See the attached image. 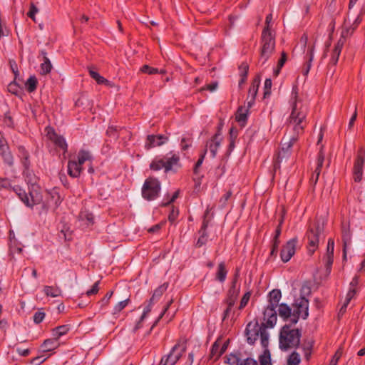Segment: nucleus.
I'll list each match as a JSON object with an SVG mask.
<instances>
[{
  "label": "nucleus",
  "mask_w": 365,
  "mask_h": 365,
  "mask_svg": "<svg viewBox=\"0 0 365 365\" xmlns=\"http://www.w3.org/2000/svg\"><path fill=\"white\" fill-rule=\"evenodd\" d=\"M168 286V283H164L155 289L152 297L150 298V302H154L155 301L158 300L160 297L163 294V293L167 290Z\"/></svg>",
  "instance_id": "32"
},
{
  "label": "nucleus",
  "mask_w": 365,
  "mask_h": 365,
  "mask_svg": "<svg viewBox=\"0 0 365 365\" xmlns=\"http://www.w3.org/2000/svg\"><path fill=\"white\" fill-rule=\"evenodd\" d=\"M342 240H343V258L345 259L346 258V252L348 247L351 245V237L349 230V226L345 227L343 225L342 227Z\"/></svg>",
  "instance_id": "18"
},
{
  "label": "nucleus",
  "mask_w": 365,
  "mask_h": 365,
  "mask_svg": "<svg viewBox=\"0 0 365 365\" xmlns=\"http://www.w3.org/2000/svg\"><path fill=\"white\" fill-rule=\"evenodd\" d=\"M278 313L279 317L284 319H287L289 317L292 318V309L285 304L279 305Z\"/></svg>",
  "instance_id": "28"
},
{
  "label": "nucleus",
  "mask_w": 365,
  "mask_h": 365,
  "mask_svg": "<svg viewBox=\"0 0 365 365\" xmlns=\"http://www.w3.org/2000/svg\"><path fill=\"white\" fill-rule=\"evenodd\" d=\"M38 10L37 7L34 4H31L30 6V10L28 12L29 17H30L33 21H35V14L38 12Z\"/></svg>",
  "instance_id": "63"
},
{
  "label": "nucleus",
  "mask_w": 365,
  "mask_h": 365,
  "mask_svg": "<svg viewBox=\"0 0 365 365\" xmlns=\"http://www.w3.org/2000/svg\"><path fill=\"white\" fill-rule=\"evenodd\" d=\"M45 317V313L41 311L36 312L34 315V322L36 324H40Z\"/></svg>",
  "instance_id": "55"
},
{
  "label": "nucleus",
  "mask_w": 365,
  "mask_h": 365,
  "mask_svg": "<svg viewBox=\"0 0 365 365\" xmlns=\"http://www.w3.org/2000/svg\"><path fill=\"white\" fill-rule=\"evenodd\" d=\"M324 223L319 221L315 222L310 226L307 232V238L309 241V252L313 254L317 250L319 241V236L323 232Z\"/></svg>",
  "instance_id": "5"
},
{
  "label": "nucleus",
  "mask_w": 365,
  "mask_h": 365,
  "mask_svg": "<svg viewBox=\"0 0 365 365\" xmlns=\"http://www.w3.org/2000/svg\"><path fill=\"white\" fill-rule=\"evenodd\" d=\"M82 168L75 160H69L68 163V173L72 178H78L81 172Z\"/></svg>",
  "instance_id": "22"
},
{
  "label": "nucleus",
  "mask_w": 365,
  "mask_h": 365,
  "mask_svg": "<svg viewBox=\"0 0 365 365\" xmlns=\"http://www.w3.org/2000/svg\"><path fill=\"white\" fill-rule=\"evenodd\" d=\"M239 68L240 70L241 77H242L241 80L239 82V85L240 86L242 84L245 83V82L246 81L248 70H249V66L247 63H243L241 64V66H240Z\"/></svg>",
  "instance_id": "39"
},
{
  "label": "nucleus",
  "mask_w": 365,
  "mask_h": 365,
  "mask_svg": "<svg viewBox=\"0 0 365 365\" xmlns=\"http://www.w3.org/2000/svg\"><path fill=\"white\" fill-rule=\"evenodd\" d=\"M118 127L115 125H110L106 131V133L108 136L117 138L118 135Z\"/></svg>",
  "instance_id": "49"
},
{
  "label": "nucleus",
  "mask_w": 365,
  "mask_h": 365,
  "mask_svg": "<svg viewBox=\"0 0 365 365\" xmlns=\"http://www.w3.org/2000/svg\"><path fill=\"white\" fill-rule=\"evenodd\" d=\"M52 64L48 57H45V60L41 64V74L46 75L51 72Z\"/></svg>",
  "instance_id": "36"
},
{
  "label": "nucleus",
  "mask_w": 365,
  "mask_h": 365,
  "mask_svg": "<svg viewBox=\"0 0 365 365\" xmlns=\"http://www.w3.org/2000/svg\"><path fill=\"white\" fill-rule=\"evenodd\" d=\"M220 349V342L218 341H216L214 344L212 345V347L211 349L210 356L212 358L215 356V359H217L219 356H217V354L219 353Z\"/></svg>",
  "instance_id": "51"
},
{
  "label": "nucleus",
  "mask_w": 365,
  "mask_h": 365,
  "mask_svg": "<svg viewBox=\"0 0 365 365\" xmlns=\"http://www.w3.org/2000/svg\"><path fill=\"white\" fill-rule=\"evenodd\" d=\"M99 284L100 281H97L96 282H95L94 284L92 286L91 289L86 292V295L91 296L96 294L99 291Z\"/></svg>",
  "instance_id": "56"
},
{
  "label": "nucleus",
  "mask_w": 365,
  "mask_h": 365,
  "mask_svg": "<svg viewBox=\"0 0 365 365\" xmlns=\"http://www.w3.org/2000/svg\"><path fill=\"white\" fill-rule=\"evenodd\" d=\"M272 81L270 78H267L264 82V98H266L271 93Z\"/></svg>",
  "instance_id": "52"
},
{
  "label": "nucleus",
  "mask_w": 365,
  "mask_h": 365,
  "mask_svg": "<svg viewBox=\"0 0 365 365\" xmlns=\"http://www.w3.org/2000/svg\"><path fill=\"white\" fill-rule=\"evenodd\" d=\"M322 149H323V146L320 149L318 159H317V165L314 170V174L316 175V180H317V179L320 175L321 168H322L324 160V154L322 151Z\"/></svg>",
  "instance_id": "33"
},
{
  "label": "nucleus",
  "mask_w": 365,
  "mask_h": 365,
  "mask_svg": "<svg viewBox=\"0 0 365 365\" xmlns=\"http://www.w3.org/2000/svg\"><path fill=\"white\" fill-rule=\"evenodd\" d=\"M180 160L178 155H173L171 158H165L161 159H155L150 165V168L154 171H158L162 168L165 172L170 170L173 165H177Z\"/></svg>",
  "instance_id": "9"
},
{
  "label": "nucleus",
  "mask_w": 365,
  "mask_h": 365,
  "mask_svg": "<svg viewBox=\"0 0 365 365\" xmlns=\"http://www.w3.org/2000/svg\"><path fill=\"white\" fill-rule=\"evenodd\" d=\"M48 135L56 146H58L64 151L67 150V143L63 137L57 135L54 132H52L51 133L50 132H48Z\"/></svg>",
  "instance_id": "21"
},
{
  "label": "nucleus",
  "mask_w": 365,
  "mask_h": 365,
  "mask_svg": "<svg viewBox=\"0 0 365 365\" xmlns=\"http://www.w3.org/2000/svg\"><path fill=\"white\" fill-rule=\"evenodd\" d=\"M60 203V195L56 190L46 191L42 202V209L47 212L48 208L52 206H58Z\"/></svg>",
  "instance_id": "12"
},
{
  "label": "nucleus",
  "mask_w": 365,
  "mask_h": 365,
  "mask_svg": "<svg viewBox=\"0 0 365 365\" xmlns=\"http://www.w3.org/2000/svg\"><path fill=\"white\" fill-rule=\"evenodd\" d=\"M44 196L42 195L41 187L37 185H32L29 187V203L27 207H32L36 205L42 204L43 198Z\"/></svg>",
  "instance_id": "11"
},
{
  "label": "nucleus",
  "mask_w": 365,
  "mask_h": 365,
  "mask_svg": "<svg viewBox=\"0 0 365 365\" xmlns=\"http://www.w3.org/2000/svg\"><path fill=\"white\" fill-rule=\"evenodd\" d=\"M220 145V142L217 140V136L215 135L213 139L209 143V149L212 154V156H215L217 152V150Z\"/></svg>",
  "instance_id": "44"
},
{
  "label": "nucleus",
  "mask_w": 365,
  "mask_h": 365,
  "mask_svg": "<svg viewBox=\"0 0 365 365\" xmlns=\"http://www.w3.org/2000/svg\"><path fill=\"white\" fill-rule=\"evenodd\" d=\"M260 84V78L259 76H256L251 84V86L250 87L249 91H248V101L247 105L248 108H251L252 106L255 103V99L257 93L258 88Z\"/></svg>",
  "instance_id": "17"
},
{
  "label": "nucleus",
  "mask_w": 365,
  "mask_h": 365,
  "mask_svg": "<svg viewBox=\"0 0 365 365\" xmlns=\"http://www.w3.org/2000/svg\"><path fill=\"white\" fill-rule=\"evenodd\" d=\"M300 356L299 354L295 351L292 353L289 356L287 363L288 365H298L300 363Z\"/></svg>",
  "instance_id": "45"
},
{
  "label": "nucleus",
  "mask_w": 365,
  "mask_h": 365,
  "mask_svg": "<svg viewBox=\"0 0 365 365\" xmlns=\"http://www.w3.org/2000/svg\"><path fill=\"white\" fill-rule=\"evenodd\" d=\"M292 110L289 117V124L293 126L295 133L299 135L303 132L304 126L302 123L306 118L307 112L301 101L298 98L297 87L293 88Z\"/></svg>",
  "instance_id": "2"
},
{
  "label": "nucleus",
  "mask_w": 365,
  "mask_h": 365,
  "mask_svg": "<svg viewBox=\"0 0 365 365\" xmlns=\"http://www.w3.org/2000/svg\"><path fill=\"white\" fill-rule=\"evenodd\" d=\"M309 55H310V56H309V62L307 63V65L306 68H304L303 69V74L304 76H307L308 75V73L309 72V70L311 68V66H312V61H313V58H314V50H313V48H311Z\"/></svg>",
  "instance_id": "50"
},
{
  "label": "nucleus",
  "mask_w": 365,
  "mask_h": 365,
  "mask_svg": "<svg viewBox=\"0 0 365 365\" xmlns=\"http://www.w3.org/2000/svg\"><path fill=\"white\" fill-rule=\"evenodd\" d=\"M130 302L129 298L123 300L120 302H118L113 308V314L119 313L121 310H123L128 304Z\"/></svg>",
  "instance_id": "46"
},
{
  "label": "nucleus",
  "mask_w": 365,
  "mask_h": 365,
  "mask_svg": "<svg viewBox=\"0 0 365 365\" xmlns=\"http://www.w3.org/2000/svg\"><path fill=\"white\" fill-rule=\"evenodd\" d=\"M180 189L177 190L173 193L172 197L167 202H165L162 203V206H168L170 204H171L172 202H173L177 198H178V197L180 195Z\"/></svg>",
  "instance_id": "57"
},
{
  "label": "nucleus",
  "mask_w": 365,
  "mask_h": 365,
  "mask_svg": "<svg viewBox=\"0 0 365 365\" xmlns=\"http://www.w3.org/2000/svg\"><path fill=\"white\" fill-rule=\"evenodd\" d=\"M294 312L292 313V318L291 322L292 324H296L299 317L305 319L309 315V301L304 297L297 299L293 304Z\"/></svg>",
  "instance_id": "7"
},
{
  "label": "nucleus",
  "mask_w": 365,
  "mask_h": 365,
  "mask_svg": "<svg viewBox=\"0 0 365 365\" xmlns=\"http://www.w3.org/2000/svg\"><path fill=\"white\" fill-rule=\"evenodd\" d=\"M0 154L4 161L8 165L11 166L14 164V157L9 150L6 140L0 135Z\"/></svg>",
  "instance_id": "14"
},
{
  "label": "nucleus",
  "mask_w": 365,
  "mask_h": 365,
  "mask_svg": "<svg viewBox=\"0 0 365 365\" xmlns=\"http://www.w3.org/2000/svg\"><path fill=\"white\" fill-rule=\"evenodd\" d=\"M238 362H239V359L237 358V356L236 355L230 354L225 357V363L229 365H234L235 364H237Z\"/></svg>",
  "instance_id": "54"
},
{
  "label": "nucleus",
  "mask_w": 365,
  "mask_h": 365,
  "mask_svg": "<svg viewBox=\"0 0 365 365\" xmlns=\"http://www.w3.org/2000/svg\"><path fill=\"white\" fill-rule=\"evenodd\" d=\"M237 365H258L257 361L252 358H247L237 363Z\"/></svg>",
  "instance_id": "60"
},
{
  "label": "nucleus",
  "mask_w": 365,
  "mask_h": 365,
  "mask_svg": "<svg viewBox=\"0 0 365 365\" xmlns=\"http://www.w3.org/2000/svg\"><path fill=\"white\" fill-rule=\"evenodd\" d=\"M260 365H272L269 350L265 349L264 354L259 356Z\"/></svg>",
  "instance_id": "41"
},
{
  "label": "nucleus",
  "mask_w": 365,
  "mask_h": 365,
  "mask_svg": "<svg viewBox=\"0 0 365 365\" xmlns=\"http://www.w3.org/2000/svg\"><path fill=\"white\" fill-rule=\"evenodd\" d=\"M272 15L271 14H268L266 17V19H265V26L263 29L262 31H265L267 28L268 29V31L269 32H274V31H272L271 29V22H272Z\"/></svg>",
  "instance_id": "62"
},
{
  "label": "nucleus",
  "mask_w": 365,
  "mask_h": 365,
  "mask_svg": "<svg viewBox=\"0 0 365 365\" xmlns=\"http://www.w3.org/2000/svg\"><path fill=\"white\" fill-rule=\"evenodd\" d=\"M334 249V242L332 239H329L327 243V254L325 256L327 269L330 270L333 263V255Z\"/></svg>",
  "instance_id": "20"
},
{
  "label": "nucleus",
  "mask_w": 365,
  "mask_h": 365,
  "mask_svg": "<svg viewBox=\"0 0 365 365\" xmlns=\"http://www.w3.org/2000/svg\"><path fill=\"white\" fill-rule=\"evenodd\" d=\"M287 54L285 52L283 51L281 54V58H279V60L278 61L277 67L274 71V75L275 76H277L279 75V73L280 72V69L283 67L284 64L287 61Z\"/></svg>",
  "instance_id": "40"
},
{
  "label": "nucleus",
  "mask_w": 365,
  "mask_h": 365,
  "mask_svg": "<svg viewBox=\"0 0 365 365\" xmlns=\"http://www.w3.org/2000/svg\"><path fill=\"white\" fill-rule=\"evenodd\" d=\"M313 345L314 341L312 339L304 340L302 343V346L307 360H309L311 356Z\"/></svg>",
  "instance_id": "31"
},
{
  "label": "nucleus",
  "mask_w": 365,
  "mask_h": 365,
  "mask_svg": "<svg viewBox=\"0 0 365 365\" xmlns=\"http://www.w3.org/2000/svg\"><path fill=\"white\" fill-rule=\"evenodd\" d=\"M205 230L206 229H202V227L201 228V230H200L201 235H200V236L197 242V244H196V245L197 247H201L207 242V233L205 232Z\"/></svg>",
  "instance_id": "47"
},
{
  "label": "nucleus",
  "mask_w": 365,
  "mask_h": 365,
  "mask_svg": "<svg viewBox=\"0 0 365 365\" xmlns=\"http://www.w3.org/2000/svg\"><path fill=\"white\" fill-rule=\"evenodd\" d=\"M37 83L36 78L34 76H30L25 83L27 91L29 93L34 92L36 89Z\"/></svg>",
  "instance_id": "34"
},
{
  "label": "nucleus",
  "mask_w": 365,
  "mask_h": 365,
  "mask_svg": "<svg viewBox=\"0 0 365 365\" xmlns=\"http://www.w3.org/2000/svg\"><path fill=\"white\" fill-rule=\"evenodd\" d=\"M275 33L269 32L267 29L261 34V49L259 52V62L264 65L275 51Z\"/></svg>",
  "instance_id": "4"
},
{
  "label": "nucleus",
  "mask_w": 365,
  "mask_h": 365,
  "mask_svg": "<svg viewBox=\"0 0 365 365\" xmlns=\"http://www.w3.org/2000/svg\"><path fill=\"white\" fill-rule=\"evenodd\" d=\"M238 277H239V271H238V269H237V272L235 274L234 279L232 282V286L228 290L227 296L225 299V303L227 304V308L224 312V315H225L224 318H226L227 317L229 316L230 312L232 307L235 304V302L238 297V294L240 292V288L236 287V284H237Z\"/></svg>",
  "instance_id": "8"
},
{
  "label": "nucleus",
  "mask_w": 365,
  "mask_h": 365,
  "mask_svg": "<svg viewBox=\"0 0 365 365\" xmlns=\"http://www.w3.org/2000/svg\"><path fill=\"white\" fill-rule=\"evenodd\" d=\"M160 191V183L154 178H148L145 180L142 187V195L147 200H153Z\"/></svg>",
  "instance_id": "6"
},
{
  "label": "nucleus",
  "mask_w": 365,
  "mask_h": 365,
  "mask_svg": "<svg viewBox=\"0 0 365 365\" xmlns=\"http://www.w3.org/2000/svg\"><path fill=\"white\" fill-rule=\"evenodd\" d=\"M226 275H227V270L225 269V263L221 262L218 265V270H217V272L216 274V277L220 282H222L225 280Z\"/></svg>",
  "instance_id": "37"
},
{
  "label": "nucleus",
  "mask_w": 365,
  "mask_h": 365,
  "mask_svg": "<svg viewBox=\"0 0 365 365\" xmlns=\"http://www.w3.org/2000/svg\"><path fill=\"white\" fill-rule=\"evenodd\" d=\"M59 345L58 341L54 337L52 339H48L44 341L41 348L43 351L48 352L56 349Z\"/></svg>",
  "instance_id": "24"
},
{
  "label": "nucleus",
  "mask_w": 365,
  "mask_h": 365,
  "mask_svg": "<svg viewBox=\"0 0 365 365\" xmlns=\"http://www.w3.org/2000/svg\"><path fill=\"white\" fill-rule=\"evenodd\" d=\"M21 200L27 206L29 203V193L26 192L21 187L16 186L14 188Z\"/></svg>",
  "instance_id": "35"
},
{
  "label": "nucleus",
  "mask_w": 365,
  "mask_h": 365,
  "mask_svg": "<svg viewBox=\"0 0 365 365\" xmlns=\"http://www.w3.org/2000/svg\"><path fill=\"white\" fill-rule=\"evenodd\" d=\"M78 220L83 222L82 225L90 226L94 223L93 215L87 210L81 211Z\"/></svg>",
  "instance_id": "23"
},
{
  "label": "nucleus",
  "mask_w": 365,
  "mask_h": 365,
  "mask_svg": "<svg viewBox=\"0 0 365 365\" xmlns=\"http://www.w3.org/2000/svg\"><path fill=\"white\" fill-rule=\"evenodd\" d=\"M297 137H287L283 138L281 143L282 150L279 153L277 163L274 165L275 169L277 168V166H279L278 164L281 162L282 159L284 157L286 153L290 149V148L297 141Z\"/></svg>",
  "instance_id": "15"
},
{
  "label": "nucleus",
  "mask_w": 365,
  "mask_h": 365,
  "mask_svg": "<svg viewBox=\"0 0 365 365\" xmlns=\"http://www.w3.org/2000/svg\"><path fill=\"white\" fill-rule=\"evenodd\" d=\"M282 294L279 289H273L269 292V304L267 307L276 308L281 299Z\"/></svg>",
  "instance_id": "26"
},
{
  "label": "nucleus",
  "mask_w": 365,
  "mask_h": 365,
  "mask_svg": "<svg viewBox=\"0 0 365 365\" xmlns=\"http://www.w3.org/2000/svg\"><path fill=\"white\" fill-rule=\"evenodd\" d=\"M251 297V292H247L243 297H242L240 303V306L238 307L239 309H242L248 303Z\"/></svg>",
  "instance_id": "48"
},
{
  "label": "nucleus",
  "mask_w": 365,
  "mask_h": 365,
  "mask_svg": "<svg viewBox=\"0 0 365 365\" xmlns=\"http://www.w3.org/2000/svg\"><path fill=\"white\" fill-rule=\"evenodd\" d=\"M355 294H356L355 288H350L349 291L346 294L344 302H346V304H349L350 301L354 297Z\"/></svg>",
  "instance_id": "64"
},
{
  "label": "nucleus",
  "mask_w": 365,
  "mask_h": 365,
  "mask_svg": "<svg viewBox=\"0 0 365 365\" xmlns=\"http://www.w3.org/2000/svg\"><path fill=\"white\" fill-rule=\"evenodd\" d=\"M182 356V344L179 340L170 353L162 357L158 365H175Z\"/></svg>",
  "instance_id": "10"
},
{
  "label": "nucleus",
  "mask_w": 365,
  "mask_h": 365,
  "mask_svg": "<svg viewBox=\"0 0 365 365\" xmlns=\"http://www.w3.org/2000/svg\"><path fill=\"white\" fill-rule=\"evenodd\" d=\"M365 159L362 156H359L356 160L354 166V176L356 182H360L362 179V169L364 164Z\"/></svg>",
  "instance_id": "19"
},
{
  "label": "nucleus",
  "mask_w": 365,
  "mask_h": 365,
  "mask_svg": "<svg viewBox=\"0 0 365 365\" xmlns=\"http://www.w3.org/2000/svg\"><path fill=\"white\" fill-rule=\"evenodd\" d=\"M364 13V9L362 8L360 11V13L358 15V16L356 18V19L354 20L353 24L351 25V29L352 30V32L356 29V27L358 26V25L361 23V15Z\"/></svg>",
  "instance_id": "58"
},
{
  "label": "nucleus",
  "mask_w": 365,
  "mask_h": 365,
  "mask_svg": "<svg viewBox=\"0 0 365 365\" xmlns=\"http://www.w3.org/2000/svg\"><path fill=\"white\" fill-rule=\"evenodd\" d=\"M113 294V291H109L106 293L105 297L101 299V301L99 302L101 303V306H106L108 304L109 300L111 298L112 295Z\"/></svg>",
  "instance_id": "59"
},
{
  "label": "nucleus",
  "mask_w": 365,
  "mask_h": 365,
  "mask_svg": "<svg viewBox=\"0 0 365 365\" xmlns=\"http://www.w3.org/2000/svg\"><path fill=\"white\" fill-rule=\"evenodd\" d=\"M43 292L46 296L51 297H57L62 295V290L57 285L45 286L43 287Z\"/></svg>",
  "instance_id": "25"
},
{
  "label": "nucleus",
  "mask_w": 365,
  "mask_h": 365,
  "mask_svg": "<svg viewBox=\"0 0 365 365\" xmlns=\"http://www.w3.org/2000/svg\"><path fill=\"white\" fill-rule=\"evenodd\" d=\"M167 138L163 135H148L147 136L145 148L149 150L156 146H160L167 140Z\"/></svg>",
  "instance_id": "16"
},
{
  "label": "nucleus",
  "mask_w": 365,
  "mask_h": 365,
  "mask_svg": "<svg viewBox=\"0 0 365 365\" xmlns=\"http://www.w3.org/2000/svg\"><path fill=\"white\" fill-rule=\"evenodd\" d=\"M8 91L13 94L17 95L19 88L15 82H11L8 86Z\"/></svg>",
  "instance_id": "61"
},
{
  "label": "nucleus",
  "mask_w": 365,
  "mask_h": 365,
  "mask_svg": "<svg viewBox=\"0 0 365 365\" xmlns=\"http://www.w3.org/2000/svg\"><path fill=\"white\" fill-rule=\"evenodd\" d=\"M91 158L90 153L85 150H81L78 155V161L77 163L79 165L82 166V165Z\"/></svg>",
  "instance_id": "42"
},
{
  "label": "nucleus",
  "mask_w": 365,
  "mask_h": 365,
  "mask_svg": "<svg viewBox=\"0 0 365 365\" xmlns=\"http://www.w3.org/2000/svg\"><path fill=\"white\" fill-rule=\"evenodd\" d=\"M69 329L68 325L58 326L52 330V336L56 339L58 340L61 336L66 334Z\"/></svg>",
  "instance_id": "30"
},
{
  "label": "nucleus",
  "mask_w": 365,
  "mask_h": 365,
  "mask_svg": "<svg viewBox=\"0 0 365 365\" xmlns=\"http://www.w3.org/2000/svg\"><path fill=\"white\" fill-rule=\"evenodd\" d=\"M297 240L294 238L289 240L281 250L280 257L284 262H287L295 253Z\"/></svg>",
  "instance_id": "13"
},
{
  "label": "nucleus",
  "mask_w": 365,
  "mask_h": 365,
  "mask_svg": "<svg viewBox=\"0 0 365 365\" xmlns=\"http://www.w3.org/2000/svg\"><path fill=\"white\" fill-rule=\"evenodd\" d=\"M301 333L298 329L292 328L290 325H284L279 334V348L282 350L297 347L300 343Z\"/></svg>",
  "instance_id": "3"
},
{
  "label": "nucleus",
  "mask_w": 365,
  "mask_h": 365,
  "mask_svg": "<svg viewBox=\"0 0 365 365\" xmlns=\"http://www.w3.org/2000/svg\"><path fill=\"white\" fill-rule=\"evenodd\" d=\"M90 76L97 82L98 84H108L109 81L101 76L98 72L91 69L89 70Z\"/></svg>",
  "instance_id": "38"
},
{
  "label": "nucleus",
  "mask_w": 365,
  "mask_h": 365,
  "mask_svg": "<svg viewBox=\"0 0 365 365\" xmlns=\"http://www.w3.org/2000/svg\"><path fill=\"white\" fill-rule=\"evenodd\" d=\"M263 322L259 325L257 321L250 322L246 328V335L249 344H252L259 337L261 344L267 348L269 344L267 328H272L277 322L275 308L267 307L264 311Z\"/></svg>",
  "instance_id": "1"
},
{
  "label": "nucleus",
  "mask_w": 365,
  "mask_h": 365,
  "mask_svg": "<svg viewBox=\"0 0 365 365\" xmlns=\"http://www.w3.org/2000/svg\"><path fill=\"white\" fill-rule=\"evenodd\" d=\"M343 46H344V41L341 39H339L334 46L331 59V62L334 64H336L337 63V61L339 60V56L341 53Z\"/></svg>",
  "instance_id": "29"
},
{
  "label": "nucleus",
  "mask_w": 365,
  "mask_h": 365,
  "mask_svg": "<svg viewBox=\"0 0 365 365\" xmlns=\"http://www.w3.org/2000/svg\"><path fill=\"white\" fill-rule=\"evenodd\" d=\"M140 71L143 73H145L150 74V75L156 74V73H159V71L158 68L150 67L148 65H143L140 68ZM165 73V71H163V70H161L160 71V73Z\"/></svg>",
  "instance_id": "43"
},
{
  "label": "nucleus",
  "mask_w": 365,
  "mask_h": 365,
  "mask_svg": "<svg viewBox=\"0 0 365 365\" xmlns=\"http://www.w3.org/2000/svg\"><path fill=\"white\" fill-rule=\"evenodd\" d=\"M250 108H245L240 107L236 113L235 119L236 120L243 126L247 119L248 110Z\"/></svg>",
  "instance_id": "27"
},
{
  "label": "nucleus",
  "mask_w": 365,
  "mask_h": 365,
  "mask_svg": "<svg viewBox=\"0 0 365 365\" xmlns=\"http://www.w3.org/2000/svg\"><path fill=\"white\" fill-rule=\"evenodd\" d=\"M179 209H175V207L173 206L172 210L168 215V220L170 222L173 223L175 222V220L177 219L178 215H179Z\"/></svg>",
  "instance_id": "53"
}]
</instances>
